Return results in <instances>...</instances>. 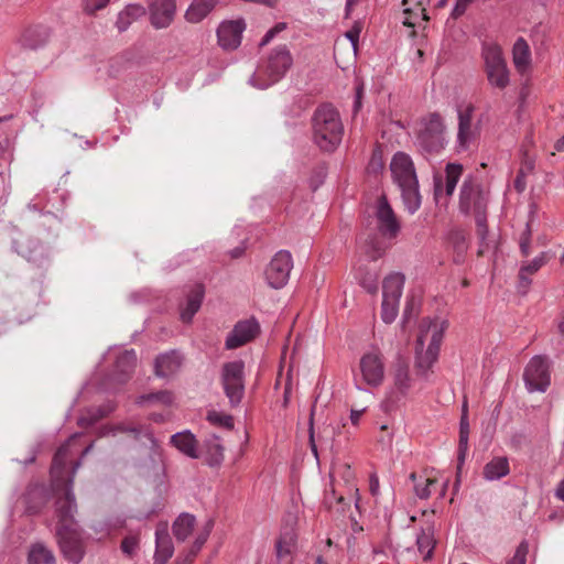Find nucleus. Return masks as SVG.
I'll use <instances>...</instances> for the list:
<instances>
[{"label":"nucleus","instance_id":"nucleus-1","mask_svg":"<svg viewBox=\"0 0 564 564\" xmlns=\"http://www.w3.org/2000/svg\"><path fill=\"white\" fill-rule=\"evenodd\" d=\"M55 511L58 518L56 538L64 557L77 564L84 556L82 533L74 516L77 512L76 498L73 491V478L69 487L55 502Z\"/></svg>","mask_w":564,"mask_h":564},{"label":"nucleus","instance_id":"nucleus-2","mask_svg":"<svg viewBox=\"0 0 564 564\" xmlns=\"http://www.w3.org/2000/svg\"><path fill=\"white\" fill-rule=\"evenodd\" d=\"M489 193L484 189L482 185L471 175L464 180L459 193V210L465 214H474L477 236L479 238L478 254L487 252L491 245L487 239V205Z\"/></svg>","mask_w":564,"mask_h":564},{"label":"nucleus","instance_id":"nucleus-3","mask_svg":"<svg viewBox=\"0 0 564 564\" xmlns=\"http://www.w3.org/2000/svg\"><path fill=\"white\" fill-rule=\"evenodd\" d=\"M313 142L324 152H334L341 142L344 124L338 110L329 104L318 106L312 116Z\"/></svg>","mask_w":564,"mask_h":564},{"label":"nucleus","instance_id":"nucleus-4","mask_svg":"<svg viewBox=\"0 0 564 564\" xmlns=\"http://www.w3.org/2000/svg\"><path fill=\"white\" fill-rule=\"evenodd\" d=\"M390 170L405 208L414 214L421 206V195L412 159L404 152H397L391 160Z\"/></svg>","mask_w":564,"mask_h":564},{"label":"nucleus","instance_id":"nucleus-5","mask_svg":"<svg viewBox=\"0 0 564 564\" xmlns=\"http://www.w3.org/2000/svg\"><path fill=\"white\" fill-rule=\"evenodd\" d=\"M443 339V327L429 318L420 324V334L415 344V368L417 375L426 377L437 360Z\"/></svg>","mask_w":564,"mask_h":564},{"label":"nucleus","instance_id":"nucleus-6","mask_svg":"<svg viewBox=\"0 0 564 564\" xmlns=\"http://www.w3.org/2000/svg\"><path fill=\"white\" fill-rule=\"evenodd\" d=\"M485 73L489 85L503 90L510 84V73L501 47L494 42H485L481 46Z\"/></svg>","mask_w":564,"mask_h":564},{"label":"nucleus","instance_id":"nucleus-7","mask_svg":"<svg viewBox=\"0 0 564 564\" xmlns=\"http://www.w3.org/2000/svg\"><path fill=\"white\" fill-rule=\"evenodd\" d=\"M359 372V376H355V386L358 390H366L361 387L362 383L370 388H378L383 383L386 365L379 348L372 347L360 357Z\"/></svg>","mask_w":564,"mask_h":564},{"label":"nucleus","instance_id":"nucleus-8","mask_svg":"<svg viewBox=\"0 0 564 564\" xmlns=\"http://www.w3.org/2000/svg\"><path fill=\"white\" fill-rule=\"evenodd\" d=\"M292 65L293 57L288 46L278 45L271 51L263 68L268 79L262 83H258L257 76L252 75L249 82L258 88H267L283 78Z\"/></svg>","mask_w":564,"mask_h":564},{"label":"nucleus","instance_id":"nucleus-9","mask_svg":"<svg viewBox=\"0 0 564 564\" xmlns=\"http://www.w3.org/2000/svg\"><path fill=\"white\" fill-rule=\"evenodd\" d=\"M445 126L442 117L434 112L423 121V127L417 133L416 145L423 153H440L445 145Z\"/></svg>","mask_w":564,"mask_h":564},{"label":"nucleus","instance_id":"nucleus-10","mask_svg":"<svg viewBox=\"0 0 564 564\" xmlns=\"http://www.w3.org/2000/svg\"><path fill=\"white\" fill-rule=\"evenodd\" d=\"M220 381L231 406H237L245 395V362L234 360L223 365Z\"/></svg>","mask_w":564,"mask_h":564},{"label":"nucleus","instance_id":"nucleus-11","mask_svg":"<svg viewBox=\"0 0 564 564\" xmlns=\"http://www.w3.org/2000/svg\"><path fill=\"white\" fill-rule=\"evenodd\" d=\"M475 106L467 104L457 108V135H456V150L457 152H465L474 145L480 134L479 123L473 122Z\"/></svg>","mask_w":564,"mask_h":564},{"label":"nucleus","instance_id":"nucleus-12","mask_svg":"<svg viewBox=\"0 0 564 564\" xmlns=\"http://www.w3.org/2000/svg\"><path fill=\"white\" fill-rule=\"evenodd\" d=\"M12 248L19 256L40 268L51 260L50 247L34 237L19 235L12 240Z\"/></svg>","mask_w":564,"mask_h":564},{"label":"nucleus","instance_id":"nucleus-13","mask_svg":"<svg viewBox=\"0 0 564 564\" xmlns=\"http://www.w3.org/2000/svg\"><path fill=\"white\" fill-rule=\"evenodd\" d=\"M523 380L529 392H545L551 384L546 358L542 356L531 358L524 369Z\"/></svg>","mask_w":564,"mask_h":564},{"label":"nucleus","instance_id":"nucleus-14","mask_svg":"<svg viewBox=\"0 0 564 564\" xmlns=\"http://www.w3.org/2000/svg\"><path fill=\"white\" fill-rule=\"evenodd\" d=\"M292 268L293 260L290 251H278L264 272L268 284L275 290L283 288L289 281Z\"/></svg>","mask_w":564,"mask_h":564},{"label":"nucleus","instance_id":"nucleus-15","mask_svg":"<svg viewBox=\"0 0 564 564\" xmlns=\"http://www.w3.org/2000/svg\"><path fill=\"white\" fill-rule=\"evenodd\" d=\"M376 220L377 229L383 238L393 240L400 234L401 224L384 195L377 200Z\"/></svg>","mask_w":564,"mask_h":564},{"label":"nucleus","instance_id":"nucleus-16","mask_svg":"<svg viewBox=\"0 0 564 564\" xmlns=\"http://www.w3.org/2000/svg\"><path fill=\"white\" fill-rule=\"evenodd\" d=\"M149 18L151 25L156 29L169 28L176 13V0H149Z\"/></svg>","mask_w":564,"mask_h":564},{"label":"nucleus","instance_id":"nucleus-17","mask_svg":"<svg viewBox=\"0 0 564 564\" xmlns=\"http://www.w3.org/2000/svg\"><path fill=\"white\" fill-rule=\"evenodd\" d=\"M260 330L259 323L254 319L238 322L226 337L225 347L236 349L252 340Z\"/></svg>","mask_w":564,"mask_h":564},{"label":"nucleus","instance_id":"nucleus-18","mask_svg":"<svg viewBox=\"0 0 564 564\" xmlns=\"http://www.w3.org/2000/svg\"><path fill=\"white\" fill-rule=\"evenodd\" d=\"M246 23L242 19L224 21L217 29V37L219 45L225 50L237 48L242 39Z\"/></svg>","mask_w":564,"mask_h":564},{"label":"nucleus","instance_id":"nucleus-19","mask_svg":"<svg viewBox=\"0 0 564 564\" xmlns=\"http://www.w3.org/2000/svg\"><path fill=\"white\" fill-rule=\"evenodd\" d=\"M182 364L183 356L178 350L162 352L154 359V373L159 378H171L180 371Z\"/></svg>","mask_w":564,"mask_h":564},{"label":"nucleus","instance_id":"nucleus-20","mask_svg":"<svg viewBox=\"0 0 564 564\" xmlns=\"http://www.w3.org/2000/svg\"><path fill=\"white\" fill-rule=\"evenodd\" d=\"M297 549V536L293 529H286L280 534L275 543L278 564H293V556Z\"/></svg>","mask_w":564,"mask_h":564},{"label":"nucleus","instance_id":"nucleus-21","mask_svg":"<svg viewBox=\"0 0 564 564\" xmlns=\"http://www.w3.org/2000/svg\"><path fill=\"white\" fill-rule=\"evenodd\" d=\"M137 366V354L133 349L124 350L116 359L113 379L118 383L129 380Z\"/></svg>","mask_w":564,"mask_h":564},{"label":"nucleus","instance_id":"nucleus-22","mask_svg":"<svg viewBox=\"0 0 564 564\" xmlns=\"http://www.w3.org/2000/svg\"><path fill=\"white\" fill-rule=\"evenodd\" d=\"M463 174V165L459 163H448L445 167V181L443 184L442 178H435V196H438L443 191L446 196H452L456 185Z\"/></svg>","mask_w":564,"mask_h":564},{"label":"nucleus","instance_id":"nucleus-23","mask_svg":"<svg viewBox=\"0 0 564 564\" xmlns=\"http://www.w3.org/2000/svg\"><path fill=\"white\" fill-rule=\"evenodd\" d=\"M205 290L203 284H195L186 295L185 306L181 308V319L191 323L202 306Z\"/></svg>","mask_w":564,"mask_h":564},{"label":"nucleus","instance_id":"nucleus-24","mask_svg":"<svg viewBox=\"0 0 564 564\" xmlns=\"http://www.w3.org/2000/svg\"><path fill=\"white\" fill-rule=\"evenodd\" d=\"M174 547L165 528L155 531L154 564H165L173 555Z\"/></svg>","mask_w":564,"mask_h":564},{"label":"nucleus","instance_id":"nucleus-25","mask_svg":"<svg viewBox=\"0 0 564 564\" xmlns=\"http://www.w3.org/2000/svg\"><path fill=\"white\" fill-rule=\"evenodd\" d=\"M171 444L191 458L199 457L197 441L188 430L173 434L171 436Z\"/></svg>","mask_w":564,"mask_h":564},{"label":"nucleus","instance_id":"nucleus-26","mask_svg":"<svg viewBox=\"0 0 564 564\" xmlns=\"http://www.w3.org/2000/svg\"><path fill=\"white\" fill-rule=\"evenodd\" d=\"M147 9L139 3H130L122 11L118 13L116 26L119 32H124L129 26L145 15Z\"/></svg>","mask_w":564,"mask_h":564},{"label":"nucleus","instance_id":"nucleus-27","mask_svg":"<svg viewBox=\"0 0 564 564\" xmlns=\"http://www.w3.org/2000/svg\"><path fill=\"white\" fill-rule=\"evenodd\" d=\"M218 0H193L185 12V20L189 23H199L216 7Z\"/></svg>","mask_w":564,"mask_h":564},{"label":"nucleus","instance_id":"nucleus-28","mask_svg":"<svg viewBox=\"0 0 564 564\" xmlns=\"http://www.w3.org/2000/svg\"><path fill=\"white\" fill-rule=\"evenodd\" d=\"M512 59L518 72L524 73L531 64V51L523 37H519L512 48Z\"/></svg>","mask_w":564,"mask_h":564},{"label":"nucleus","instance_id":"nucleus-29","mask_svg":"<svg viewBox=\"0 0 564 564\" xmlns=\"http://www.w3.org/2000/svg\"><path fill=\"white\" fill-rule=\"evenodd\" d=\"M435 543L436 542L434 539V528L432 525L422 528L420 532L416 533L417 551L422 555L424 561H429L432 558Z\"/></svg>","mask_w":564,"mask_h":564},{"label":"nucleus","instance_id":"nucleus-30","mask_svg":"<svg viewBox=\"0 0 564 564\" xmlns=\"http://www.w3.org/2000/svg\"><path fill=\"white\" fill-rule=\"evenodd\" d=\"M50 37V30L46 26L37 25L28 29L22 35V45L24 47L36 50L43 46Z\"/></svg>","mask_w":564,"mask_h":564},{"label":"nucleus","instance_id":"nucleus-31","mask_svg":"<svg viewBox=\"0 0 564 564\" xmlns=\"http://www.w3.org/2000/svg\"><path fill=\"white\" fill-rule=\"evenodd\" d=\"M405 276L400 272H393L389 274L382 283V293L384 299L400 301Z\"/></svg>","mask_w":564,"mask_h":564},{"label":"nucleus","instance_id":"nucleus-32","mask_svg":"<svg viewBox=\"0 0 564 564\" xmlns=\"http://www.w3.org/2000/svg\"><path fill=\"white\" fill-rule=\"evenodd\" d=\"M510 471L509 462L507 457H494L484 467V477L487 480H499L507 476Z\"/></svg>","mask_w":564,"mask_h":564},{"label":"nucleus","instance_id":"nucleus-33","mask_svg":"<svg viewBox=\"0 0 564 564\" xmlns=\"http://www.w3.org/2000/svg\"><path fill=\"white\" fill-rule=\"evenodd\" d=\"M205 459L209 466H218L224 460V446L220 438L212 435L204 442Z\"/></svg>","mask_w":564,"mask_h":564},{"label":"nucleus","instance_id":"nucleus-34","mask_svg":"<svg viewBox=\"0 0 564 564\" xmlns=\"http://www.w3.org/2000/svg\"><path fill=\"white\" fill-rule=\"evenodd\" d=\"M196 519L193 514L182 513L173 523V534L177 541H185L193 532Z\"/></svg>","mask_w":564,"mask_h":564},{"label":"nucleus","instance_id":"nucleus-35","mask_svg":"<svg viewBox=\"0 0 564 564\" xmlns=\"http://www.w3.org/2000/svg\"><path fill=\"white\" fill-rule=\"evenodd\" d=\"M76 436H77V434L72 435L67 440V442H65L57 448V451L53 457V462H52V466H51V475L53 478L59 477L62 475V473L64 471V469L67 465L68 456H69V443Z\"/></svg>","mask_w":564,"mask_h":564},{"label":"nucleus","instance_id":"nucleus-36","mask_svg":"<svg viewBox=\"0 0 564 564\" xmlns=\"http://www.w3.org/2000/svg\"><path fill=\"white\" fill-rule=\"evenodd\" d=\"M107 433H111L112 435H117L118 433H124V434H128L131 438H133L135 441H138L142 436H144L151 443H154V437H153L152 433L148 429H144L143 426H135V425H130V424H126V423H119V424L110 426Z\"/></svg>","mask_w":564,"mask_h":564},{"label":"nucleus","instance_id":"nucleus-37","mask_svg":"<svg viewBox=\"0 0 564 564\" xmlns=\"http://www.w3.org/2000/svg\"><path fill=\"white\" fill-rule=\"evenodd\" d=\"M28 564H56V561L53 552L43 543H34L28 554Z\"/></svg>","mask_w":564,"mask_h":564},{"label":"nucleus","instance_id":"nucleus-38","mask_svg":"<svg viewBox=\"0 0 564 564\" xmlns=\"http://www.w3.org/2000/svg\"><path fill=\"white\" fill-rule=\"evenodd\" d=\"M393 381H394L395 388L400 391V393L402 395H404L408 392V390L411 388V378L409 375V366L402 360H399L395 364Z\"/></svg>","mask_w":564,"mask_h":564},{"label":"nucleus","instance_id":"nucleus-39","mask_svg":"<svg viewBox=\"0 0 564 564\" xmlns=\"http://www.w3.org/2000/svg\"><path fill=\"white\" fill-rule=\"evenodd\" d=\"M139 404L145 403H161L164 405H170L173 402V395L167 390H161L158 392L142 394L138 398L137 401Z\"/></svg>","mask_w":564,"mask_h":564},{"label":"nucleus","instance_id":"nucleus-40","mask_svg":"<svg viewBox=\"0 0 564 564\" xmlns=\"http://www.w3.org/2000/svg\"><path fill=\"white\" fill-rule=\"evenodd\" d=\"M140 549V534L134 532L123 538L120 544L121 552L129 558L137 555Z\"/></svg>","mask_w":564,"mask_h":564},{"label":"nucleus","instance_id":"nucleus-41","mask_svg":"<svg viewBox=\"0 0 564 564\" xmlns=\"http://www.w3.org/2000/svg\"><path fill=\"white\" fill-rule=\"evenodd\" d=\"M399 302L400 301L398 300L382 299L381 317L384 323L390 324L395 319L399 310Z\"/></svg>","mask_w":564,"mask_h":564},{"label":"nucleus","instance_id":"nucleus-42","mask_svg":"<svg viewBox=\"0 0 564 564\" xmlns=\"http://www.w3.org/2000/svg\"><path fill=\"white\" fill-rule=\"evenodd\" d=\"M549 258L545 252L540 253L533 260L523 262L520 267L523 274H534L538 272L544 264H546Z\"/></svg>","mask_w":564,"mask_h":564},{"label":"nucleus","instance_id":"nucleus-43","mask_svg":"<svg viewBox=\"0 0 564 564\" xmlns=\"http://www.w3.org/2000/svg\"><path fill=\"white\" fill-rule=\"evenodd\" d=\"M207 420L215 425L223 426L227 430L234 427V417L229 414H224L217 411L208 412Z\"/></svg>","mask_w":564,"mask_h":564},{"label":"nucleus","instance_id":"nucleus-44","mask_svg":"<svg viewBox=\"0 0 564 564\" xmlns=\"http://www.w3.org/2000/svg\"><path fill=\"white\" fill-rule=\"evenodd\" d=\"M213 525H214L213 521H212V520H209V521L206 523L204 531H202V532L197 535V538L195 539V541H194V543H193V545H192V547H191V551H189V553H191V555H192V556H195V555L200 551L202 546H203V545L205 544V542L207 541V538H208V535H209V533H210V531H212V529H213Z\"/></svg>","mask_w":564,"mask_h":564},{"label":"nucleus","instance_id":"nucleus-45","mask_svg":"<svg viewBox=\"0 0 564 564\" xmlns=\"http://www.w3.org/2000/svg\"><path fill=\"white\" fill-rule=\"evenodd\" d=\"M531 235H532V231H531L530 224L527 223L525 228L522 231V234L520 236V241H519L520 251L523 257H528L531 252V247H530L531 246Z\"/></svg>","mask_w":564,"mask_h":564},{"label":"nucleus","instance_id":"nucleus-46","mask_svg":"<svg viewBox=\"0 0 564 564\" xmlns=\"http://www.w3.org/2000/svg\"><path fill=\"white\" fill-rule=\"evenodd\" d=\"M468 440H469V433H465V432L460 433L459 432L458 453H457V460H458L457 468L458 469L465 462L466 454L468 452Z\"/></svg>","mask_w":564,"mask_h":564},{"label":"nucleus","instance_id":"nucleus-47","mask_svg":"<svg viewBox=\"0 0 564 564\" xmlns=\"http://www.w3.org/2000/svg\"><path fill=\"white\" fill-rule=\"evenodd\" d=\"M528 552V543L525 541L521 542L517 547L513 556L507 562V564H525Z\"/></svg>","mask_w":564,"mask_h":564},{"label":"nucleus","instance_id":"nucleus-48","mask_svg":"<svg viewBox=\"0 0 564 564\" xmlns=\"http://www.w3.org/2000/svg\"><path fill=\"white\" fill-rule=\"evenodd\" d=\"M360 285L368 293H376L378 291V276L375 273H366V275L360 280Z\"/></svg>","mask_w":564,"mask_h":564},{"label":"nucleus","instance_id":"nucleus-49","mask_svg":"<svg viewBox=\"0 0 564 564\" xmlns=\"http://www.w3.org/2000/svg\"><path fill=\"white\" fill-rule=\"evenodd\" d=\"M419 302L414 296L406 297L404 311H403V319L409 321L412 316L417 314Z\"/></svg>","mask_w":564,"mask_h":564},{"label":"nucleus","instance_id":"nucleus-50","mask_svg":"<svg viewBox=\"0 0 564 564\" xmlns=\"http://www.w3.org/2000/svg\"><path fill=\"white\" fill-rule=\"evenodd\" d=\"M436 484L434 479H426L424 485L416 484L414 486L415 495L420 499H427L431 496V487Z\"/></svg>","mask_w":564,"mask_h":564},{"label":"nucleus","instance_id":"nucleus-51","mask_svg":"<svg viewBox=\"0 0 564 564\" xmlns=\"http://www.w3.org/2000/svg\"><path fill=\"white\" fill-rule=\"evenodd\" d=\"M109 0H84L85 12L93 14L98 10L104 9Z\"/></svg>","mask_w":564,"mask_h":564},{"label":"nucleus","instance_id":"nucleus-52","mask_svg":"<svg viewBox=\"0 0 564 564\" xmlns=\"http://www.w3.org/2000/svg\"><path fill=\"white\" fill-rule=\"evenodd\" d=\"M360 32H361L360 24L359 23H355L354 26L349 31H347L346 34H345V36L351 43L354 51L357 50Z\"/></svg>","mask_w":564,"mask_h":564},{"label":"nucleus","instance_id":"nucleus-53","mask_svg":"<svg viewBox=\"0 0 564 564\" xmlns=\"http://www.w3.org/2000/svg\"><path fill=\"white\" fill-rule=\"evenodd\" d=\"M10 191H11V186L7 180V175L4 172H1L0 173V203L7 202Z\"/></svg>","mask_w":564,"mask_h":564},{"label":"nucleus","instance_id":"nucleus-54","mask_svg":"<svg viewBox=\"0 0 564 564\" xmlns=\"http://www.w3.org/2000/svg\"><path fill=\"white\" fill-rule=\"evenodd\" d=\"M529 275L530 274H523L522 270H519L518 292L521 293L522 295H525L528 293L530 285L532 283Z\"/></svg>","mask_w":564,"mask_h":564},{"label":"nucleus","instance_id":"nucleus-55","mask_svg":"<svg viewBox=\"0 0 564 564\" xmlns=\"http://www.w3.org/2000/svg\"><path fill=\"white\" fill-rule=\"evenodd\" d=\"M94 448V443H90L83 452H82V456L78 460H76L73 465V468H72V475L70 477L68 478L67 480V485H66V488L65 490L69 487V484H70V479L75 478V474L77 473L78 468L80 467L82 465V459L83 457H85L88 453L91 452V449Z\"/></svg>","mask_w":564,"mask_h":564},{"label":"nucleus","instance_id":"nucleus-56","mask_svg":"<svg viewBox=\"0 0 564 564\" xmlns=\"http://www.w3.org/2000/svg\"><path fill=\"white\" fill-rule=\"evenodd\" d=\"M459 432L469 433V421L467 414V402L463 403V413L459 422Z\"/></svg>","mask_w":564,"mask_h":564},{"label":"nucleus","instance_id":"nucleus-57","mask_svg":"<svg viewBox=\"0 0 564 564\" xmlns=\"http://www.w3.org/2000/svg\"><path fill=\"white\" fill-rule=\"evenodd\" d=\"M371 251L368 250L367 253L369 254V257L372 259V260H377L378 258H380L384 251H386V247H382L379 242H371Z\"/></svg>","mask_w":564,"mask_h":564},{"label":"nucleus","instance_id":"nucleus-58","mask_svg":"<svg viewBox=\"0 0 564 564\" xmlns=\"http://www.w3.org/2000/svg\"><path fill=\"white\" fill-rule=\"evenodd\" d=\"M310 445H311L312 453L314 454V456L316 458H318L317 446H316L315 436H314L313 413L311 414V420H310Z\"/></svg>","mask_w":564,"mask_h":564},{"label":"nucleus","instance_id":"nucleus-59","mask_svg":"<svg viewBox=\"0 0 564 564\" xmlns=\"http://www.w3.org/2000/svg\"><path fill=\"white\" fill-rule=\"evenodd\" d=\"M369 489L373 497L379 495V478L376 474H371L369 477Z\"/></svg>","mask_w":564,"mask_h":564},{"label":"nucleus","instance_id":"nucleus-60","mask_svg":"<svg viewBox=\"0 0 564 564\" xmlns=\"http://www.w3.org/2000/svg\"><path fill=\"white\" fill-rule=\"evenodd\" d=\"M246 251V243L245 242H241L238 247L231 249L229 251V256L232 258V259H238L240 257H242V254L245 253Z\"/></svg>","mask_w":564,"mask_h":564},{"label":"nucleus","instance_id":"nucleus-61","mask_svg":"<svg viewBox=\"0 0 564 564\" xmlns=\"http://www.w3.org/2000/svg\"><path fill=\"white\" fill-rule=\"evenodd\" d=\"M37 198H34L32 199L29 204H28V209L31 210V212H36V213H41L44 208V206H42L39 202H36Z\"/></svg>","mask_w":564,"mask_h":564},{"label":"nucleus","instance_id":"nucleus-62","mask_svg":"<svg viewBox=\"0 0 564 564\" xmlns=\"http://www.w3.org/2000/svg\"><path fill=\"white\" fill-rule=\"evenodd\" d=\"M365 409H361V410H351L350 411V421L354 425H357L359 420H360V416L362 415Z\"/></svg>","mask_w":564,"mask_h":564},{"label":"nucleus","instance_id":"nucleus-63","mask_svg":"<svg viewBox=\"0 0 564 564\" xmlns=\"http://www.w3.org/2000/svg\"><path fill=\"white\" fill-rule=\"evenodd\" d=\"M276 34L274 33V31H272L271 29L264 34V36L262 37L261 42H260V46H265L268 45L272 40L273 37L275 36Z\"/></svg>","mask_w":564,"mask_h":564},{"label":"nucleus","instance_id":"nucleus-64","mask_svg":"<svg viewBox=\"0 0 564 564\" xmlns=\"http://www.w3.org/2000/svg\"><path fill=\"white\" fill-rule=\"evenodd\" d=\"M555 496L560 500L564 501V479L558 484L556 491H555Z\"/></svg>","mask_w":564,"mask_h":564}]
</instances>
